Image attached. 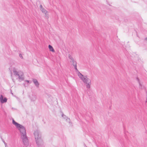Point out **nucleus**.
<instances>
[{"label":"nucleus","instance_id":"obj_1","mask_svg":"<svg viewBox=\"0 0 147 147\" xmlns=\"http://www.w3.org/2000/svg\"><path fill=\"white\" fill-rule=\"evenodd\" d=\"M12 123L19 131L21 139L24 144L26 146H27L28 145V141L26 135L25 127L22 125L16 122L13 119H12Z\"/></svg>","mask_w":147,"mask_h":147},{"label":"nucleus","instance_id":"obj_5","mask_svg":"<svg viewBox=\"0 0 147 147\" xmlns=\"http://www.w3.org/2000/svg\"><path fill=\"white\" fill-rule=\"evenodd\" d=\"M68 57L69 59L70 60L71 63L73 65L75 68H76V62L74 61L72 57L70 55H69Z\"/></svg>","mask_w":147,"mask_h":147},{"label":"nucleus","instance_id":"obj_3","mask_svg":"<svg viewBox=\"0 0 147 147\" xmlns=\"http://www.w3.org/2000/svg\"><path fill=\"white\" fill-rule=\"evenodd\" d=\"M77 75L86 84V87L88 88H90L91 85V80L87 76L83 75L80 72L78 73Z\"/></svg>","mask_w":147,"mask_h":147},{"label":"nucleus","instance_id":"obj_15","mask_svg":"<svg viewBox=\"0 0 147 147\" xmlns=\"http://www.w3.org/2000/svg\"><path fill=\"white\" fill-rule=\"evenodd\" d=\"M145 40H147V38H146L145 39Z\"/></svg>","mask_w":147,"mask_h":147},{"label":"nucleus","instance_id":"obj_7","mask_svg":"<svg viewBox=\"0 0 147 147\" xmlns=\"http://www.w3.org/2000/svg\"><path fill=\"white\" fill-rule=\"evenodd\" d=\"M29 98L32 101H35L36 99V95L34 94H32L30 95Z\"/></svg>","mask_w":147,"mask_h":147},{"label":"nucleus","instance_id":"obj_11","mask_svg":"<svg viewBox=\"0 0 147 147\" xmlns=\"http://www.w3.org/2000/svg\"><path fill=\"white\" fill-rule=\"evenodd\" d=\"M33 81L36 86V87H38L39 85V84L37 80L36 79H34Z\"/></svg>","mask_w":147,"mask_h":147},{"label":"nucleus","instance_id":"obj_6","mask_svg":"<svg viewBox=\"0 0 147 147\" xmlns=\"http://www.w3.org/2000/svg\"><path fill=\"white\" fill-rule=\"evenodd\" d=\"M7 100V98L3 96L2 95H1L0 96V102L2 104L6 103Z\"/></svg>","mask_w":147,"mask_h":147},{"label":"nucleus","instance_id":"obj_10","mask_svg":"<svg viewBox=\"0 0 147 147\" xmlns=\"http://www.w3.org/2000/svg\"><path fill=\"white\" fill-rule=\"evenodd\" d=\"M31 83V82L28 80H26L24 81V85L25 86H27L28 85H29Z\"/></svg>","mask_w":147,"mask_h":147},{"label":"nucleus","instance_id":"obj_2","mask_svg":"<svg viewBox=\"0 0 147 147\" xmlns=\"http://www.w3.org/2000/svg\"><path fill=\"white\" fill-rule=\"evenodd\" d=\"M9 69L12 73L11 77L13 80L18 79L20 81L24 80V74L23 72L21 71H18L17 69L13 65L10 66Z\"/></svg>","mask_w":147,"mask_h":147},{"label":"nucleus","instance_id":"obj_8","mask_svg":"<svg viewBox=\"0 0 147 147\" xmlns=\"http://www.w3.org/2000/svg\"><path fill=\"white\" fill-rule=\"evenodd\" d=\"M41 10L42 12L45 14L46 16H47L48 15V12L45 9L43 8L42 6L41 5L40 6Z\"/></svg>","mask_w":147,"mask_h":147},{"label":"nucleus","instance_id":"obj_9","mask_svg":"<svg viewBox=\"0 0 147 147\" xmlns=\"http://www.w3.org/2000/svg\"><path fill=\"white\" fill-rule=\"evenodd\" d=\"M61 116L63 119H65L67 122L70 123V119L69 118H68V117L62 114L61 115Z\"/></svg>","mask_w":147,"mask_h":147},{"label":"nucleus","instance_id":"obj_12","mask_svg":"<svg viewBox=\"0 0 147 147\" xmlns=\"http://www.w3.org/2000/svg\"><path fill=\"white\" fill-rule=\"evenodd\" d=\"M48 48L50 51L53 52H55V50L53 47L50 45H49L48 46Z\"/></svg>","mask_w":147,"mask_h":147},{"label":"nucleus","instance_id":"obj_4","mask_svg":"<svg viewBox=\"0 0 147 147\" xmlns=\"http://www.w3.org/2000/svg\"><path fill=\"white\" fill-rule=\"evenodd\" d=\"M34 136L37 144L38 146H40L42 144L43 142L39 131L37 130L35 131Z\"/></svg>","mask_w":147,"mask_h":147},{"label":"nucleus","instance_id":"obj_13","mask_svg":"<svg viewBox=\"0 0 147 147\" xmlns=\"http://www.w3.org/2000/svg\"><path fill=\"white\" fill-rule=\"evenodd\" d=\"M136 80L139 84L140 85V88H141L142 87V84L140 81L139 78L138 77H137L136 78Z\"/></svg>","mask_w":147,"mask_h":147},{"label":"nucleus","instance_id":"obj_14","mask_svg":"<svg viewBox=\"0 0 147 147\" xmlns=\"http://www.w3.org/2000/svg\"><path fill=\"white\" fill-rule=\"evenodd\" d=\"M19 57L21 59H23V57L22 56V55L21 54H19Z\"/></svg>","mask_w":147,"mask_h":147}]
</instances>
